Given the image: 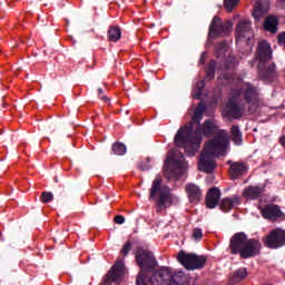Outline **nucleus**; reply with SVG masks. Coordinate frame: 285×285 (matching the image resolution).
I'll return each mask as SVG.
<instances>
[{
    "instance_id": "35",
    "label": "nucleus",
    "mask_w": 285,
    "mask_h": 285,
    "mask_svg": "<svg viewBox=\"0 0 285 285\" xmlns=\"http://www.w3.org/2000/svg\"><path fill=\"white\" fill-rule=\"evenodd\" d=\"M98 92H99V95H101V94L104 92V90H101V89H98Z\"/></svg>"
},
{
    "instance_id": "16",
    "label": "nucleus",
    "mask_w": 285,
    "mask_h": 285,
    "mask_svg": "<svg viewBox=\"0 0 285 285\" xmlns=\"http://www.w3.org/2000/svg\"><path fill=\"white\" fill-rule=\"evenodd\" d=\"M220 191L217 188H212L208 190L207 196H206V204L208 208H215L217 204H219V197H220Z\"/></svg>"
},
{
    "instance_id": "30",
    "label": "nucleus",
    "mask_w": 285,
    "mask_h": 285,
    "mask_svg": "<svg viewBox=\"0 0 285 285\" xmlns=\"http://www.w3.org/2000/svg\"><path fill=\"white\" fill-rule=\"evenodd\" d=\"M115 224H124L126 222V218L121 215H118L114 218Z\"/></svg>"
},
{
    "instance_id": "22",
    "label": "nucleus",
    "mask_w": 285,
    "mask_h": 285,
    "mask_svg": "<svg viewBox=\"0 0 285 285\" xmlns=\"http://www.w3.org/2000/svg\"><path fill=\"white\" fill-rule=\"evenodd\" d=\"M266 12H268V8L263 7L262 4L258 3L254 9L253 17L256 18L257 21H259V19H262V17L266 14Z\"/></svg>"
},
{
    "instance_id": "2",
    "label": "nucleus",
    "mask_w": 285,
    "mask_h": 285,
    "mask_svg": "<svg viewBox=\"0 0 285 285\" xmlns=\"http://www.w3.org/2000/svg\"><path fill=\"white\" fill-rule=\"evenodd\" d=\"M136 263L140 267V273L137 277V285H175L177 284V278L175 274L168 267H163L154 274V278H150L146 271H150L157 266V259L153 252L138 248L135 254Z\"/></svg>"
},
{
    "instance_id": "27",
    "label": "nucleus",
    "mask_w": 285,
    "mask_h": 285,
    "mask_svg": "<svg viewBox=\"0 0 285 285\" xmlns=\"http://www.w3.org/2000/svg\"><path fill=\"white\" fill-rule=\"evenodd\" d=\"M237 3H239V0H225V8L228 12H232Z\"/></svg>"
},
{
    "instance_id": "6",
    "label": "nucleus",
    "mask_w": 285,
    "mask_h": 285,
    "mask_svg": "<svg viewBox=\"0 0 285 285\" xmlns=\"http://www.w3.org/2000/svg\"><path fill=\"white\" fill-rule=\"evenodd\" d=\"M272 52L273 51L271 50V45L268 42L263 40L258 43L256 61H258V70L261 77H271V75L275 72V67L272 66L266 68V62L273 59Z\"/></svg>"
},
{
    "instance_id": "14",
    "label": "nucleus",
    "mask_w": 285,
    "mask_h": 285,
    "mask_svg": "<svg viewBox=\"0 0 285 285\" xmlns=\"http://www.w3.org/2000/svg\"><path fill=\"white\" fill-rule=\"evenodd\" d=\"M248 38L250 39V21L243 20L238 23L236 28V39L239 41V39Z\"/></svg>"
},
{
    "instance_id": "11",
    "label": "nucleus",
    "mask_w": 285,
    "mask_h": 285,
    "mask_svg": "<svg viewBox=\"0 0 285 285\" xmlns=\"http://www.w3.org/2000/svg\"><path fill=\"white\" fill-rule=\"evenodd\" d=\"M125 267L124 259H118L115 265L111 267V271L108 272L106 282L107 284H112V282H119L124 277Z\"/></svg>"
},
{
    "instance_id": "21",
    "label": "nucleus",
    "mask_w": 285,
    "mask_h": 285,
    "mask_svg": "<svg viewBox=\"0 0 285 285\" xmlns=\"http://www.w3.org/2000/svg\"><path fill=\"white\" fill-rule=\"evenodd\" d=\"M109 41H119L121 39V29L118 27H111L108 31Z\"/></svg>"
},
{
    "instance_id": "13",
    "label": "nucleus",
    "mask_w": 285,
    "mask_h": 285,
    "mask_svg": "<svg viewBox=\"0 0 285 285\" xmlns=\"http://www.w3.org/2000/svg\"><path fill=\"white\" fill-rule=\"evenodd\" d=\"M261 213L264 219H271L272 222H275V219L282 217V210H279L277 205H268L263 208Z\"/></svg>"
},
{
    "instance_id": "33",
    "label": "nucleus",
    "mask_w": 285,
    "mask_h": 285,
    "mask_svg": "<svg viewBox=\"0 0 285 285\" xmlns=\"http://www.w3.org/2000/svg\"><path fill=\"white\" fill-rule=\"evenodd\" d=\"M101 99H102V101H106V102L110 101V99H108V97H106V96L101 97Z\"/></svg>"
},
{
    "instance_id": "24",
    "label": "nucleus",
    "mask_w": 285,
    "mask_h": 285,
    "mask_svg": "<svg viewBox=\"0 0 285 285\" xmlns=\"http://www.w3.org/2000/svg\"><path fill=\"white\" fill-rule=\"evenodd\" d=\"M112 153L115 155H126V145H124L121 142L114 144Z\"/></svg>"
},
{
    "instance_id": "31",
    "label": "nucleus",
    "mask_w": 285,
    "mask_h": 285,
    "mask_svg": "<svg viewBox=\"0 0 285 285\" xmlns=\"http://www.w3.org/2000/svg\"><path fill=\"white\" fill-rule=\"evenodd\" d=\"M226 50H228V46L224 45L223 48L218 50V52L222 55V52H226Z\"/></svg>"
},
{
    "instance_id": "26",
    "label": "nucleus",
    "mask_w": 285,
    "mask_h": 285,
    "mask_svg": "<svg viewBox=\"0 0 285 285\" xmlns=\"http://www.w3.org/2000/svg\"><path fill=\"white\" fill-rule=\"evenodd\" d=\"M204 117V111L200 108H197L193 116V124H199Z\"/></svg>"
},
{
    "instance_id": "17",
    "label": "nucleus",
    "mask_w": 285,
    "mask_h": 285,
    "mask_svg": "<svg viewBox=\"0 0 285 285\" xmlns=\"http://www.w3.org/2000/svg\"><path fill=\"white\" fill-rule=\"evenodd\" d=\"M247 170L246 165L244 163H233L229 168V177L233 179H237L242 177Z\"/></svg>"
},
{
    "instance_id": "34",
    "label": "nucleus",
    "mask_w": 285,
    "mask_h": 285,
    "mask_svg": "<svg viewBox=\"0 0 285 285\" xmlns=\"http://www.w3.org/2000/svg\"><path fill=\"white\" fill-rule=\"evenodd\" d=\"M279 3H282L283 8H285V0H279Z\"/></svg>"
},
{
    "instance_id": "10",
    "label": "nucleus",
    "mask_w": 285,
    "mask_h": 285,
    "mask_svg": "<svg viewBox=\"0 0 285 285\" xmlns=\"http://www.w3.org/2000/svg\"><path fill=\"white\" fill-rule=\"evenodd\" d=\"M263 242L267 248H282V246H285V229L275 228L271 230L269 234L265 236Z\"/></svg>"
},
{
    "instance_id": "28",
    "label": "nucleus",
    "mask_w": 285,
    "mask_h": 285,
    "mask_svg": "<svg viewBox=\"0 0 285 285\" xmlns=\"http://www.w3.org/2000/svg\"><path fill=\"white\" fill-rule=\"evenodd\" d=\"M191 237H193V239H195L196 242H199V239H202V237H204V233L202 232V229L195 228V229L193 230Z\"/></svg>"
},
{
    "instance_id": "15",
    "label": "nucleus",
    "mask_w": 285,
    "mask_h": 285,
    "mask_svg": "<svg viewBox=\"0 0 285 285\" xmlns=\"http://www.w3.org/2000/svg\"><path fill=\"white\" fill-rule=\"evenodd\" d=\"M239 204H242V198H239L238 196H234L232 198H224L220 202V210H223V213H228L229 210H233V208H235L236 206H239Z\"/></svg>"
},
{
    "instance_id": "3",
    "label": "nucleus",
    "mask_w": 285,
    "mask_h": 285,
    "mask_svg": "<svg viewBox=\"0 0 285 285\" xmlns=\"http://www.w3.org/2000/svg\"><path fill=\"white\" fill-rule=\"evenodd\" d=\"M242 99H245L246 104L253 106L254 109L249 108L250 112L257 110V106H259V100L257 99V89L246 83L240 91L235 90L232 92V98L227 104L229 115L234 119H239L240 117H244V112H246V107L242 102Z\"/></svg>"
},
{
    "instance_id": "18",
    "label": "nucleus",
    "mask_w": 285,
    "mask_h": 285,
    "mask_svg": "<svg viewBox=\"0 0 285 285\" xmlns=\"http://www.w3.org/2000/svg\"><path fill=\"white\" fill-rule=\"evenodd\" d=\"M263 193L264 189L262 187L249 186L243 191V197H245V199H257Z\"/></svg>"
},
{
    "instance_id": "9",
    "label": "nucleus",
    "mask_w": 285,
    "mask_h": 285,
    "mask_svg": "<svg viewBox=\"0 0 285 285\" xmlns=\"http://www.w3.org/2000/svg\"><path fill=\"white\" fill-rule=\"evenodd\" d=\"M230 30H233V22L229 20L224 22L219 17H214L209 26L212 37H226V35H230Z\"/></svg>"
},
{
    "instance_id": "4",
    "label": "nucleus",
    "mask_w": 285,
    "mask_h": 285,
    "mask_svg": "<svg viewBox=\"0 0 285 285\" xmlns=\"http://www.w3.org/2000/svg\"><path fill=\"white\" fill-rule=\"evenodd\" d=\"M229 248L232 255L239 253L243 259H248L259 253L261 245L255 239H248L244 233H238L232 237Z\"/></svg>"
},
{
    "instance_id": "7",
    "label": "nucleus",
    "mask_w": 285,
    "mask_h": 285,
    "mask_svg": "<svg viewBox=\"0 0 285 285\" xmlns=\"http://www.w3.org/2000/svg\"><path fill=\"white\" fill-rule=\"evenodd\" d=\"M156 197H159L156 202L157 208H164L166 204H173V195H170V188L166 186L161 187V176H157L155 178L150 188L149 198L156 199Z\"/></svg>"
},
{
    "instance_id": "32",
    "label": "nucleus",
    "mask_w": 285,
    "mask_h": 285,
    "mask_svg": "<svg viewBox=\"0 0 285 285\" xmlns=\"http://www.w3.org/2000/svg\"><path fill=\"white\" fill-rule=\"evenodd\" d=\"M207 77H209L210 79H214L215 78V71H209L207 73Z\"/></svg>"
},
{
    "instance_id": "5",
    "label": "nucleus",
    "mask_w": 285,
    "mask_h": 285,
    "mask_svg": "<svg viewBox=\"0 0 285 285\" xmlns=\"http://www.w3.org/2000/svg\"><path fill=\"white\" fill-rule=\"evenodd\" d=\"M187 164L184 161V155L177 150H170L167 154L164 166V175L167 179H177V173H186Z\"/></svg>"
},
{
    "instance_id": "1",
    "label": "nucleus",
    "mask_w": 285,
    "mask_h": 285,
    "mask_svg": "<svg viewBox=\"0 0 285 285\" xmlns=\"http://www.w3.org/2000/svg\"><path fill=\"white\" fill-rule=\"evenodd\" d=\"M202 135L209 137V135H216V137L205 144L203 153L198 161V168L203 173H213L215 167V157H222L226 155L228 146V134L226 130H219L217 124L207 120L203 127H198L195 132L191 130V125H187L180 128L175 138L174 144L178 148H185L187 155H195L199 150L202 144Z\"/></svg>"
},
{
    "instance_id": "23",
    "label": "nucleus",
    "mask_w": 285,
    "mask_h": 285,
    "mask_svg": "<svg viewBox=\"0 0 285 285\" xmlns=\"http://www.w3.org/2000/svg\"><path fill=\"white\" fill-rule=\"evenodd\" d=\"M248 274L246 273V269H238L236 271L233 276H232V281L235 282V284H237L238 282H242L243 279H246V276Z\"/></svg>"
},
{
    "instance_id": "8",
    "label": "nucleus",
    "mask_w": 285,
    "mask_h": 285,
    "mask_svg": "<svg viewBox=\"0 0 285 285\" xmlns=\"http://www.w3.org/2000/svg\"><path fill=\"white\" fill-rule=\"evenodd\" d=\"M177 259L184 268L187 271H197L202 268L203 266H206V257L199 256L197 254L193 253H186L184 250H180L177 255Z\"/></svg>"
},
{
    "instance_id": "19",
    "label": "nucleus",
    "mask_w": 285,
    "mask_h": 285,
    "mask_svg": "<svg viewBox=\"0 0 285 285\" xmlns=\"http://www.w3.org/2000/svg\"><path fill=\"white\" fill-rule=\"evenodd\" d=\"M230 135L232 141H234L236 146H242V131L237 125L232 126Z\"/></svg>"
},
{
    "instance_id": "12",
    "label": "nucleus",
    "mask_w": 285,
    "mask_h": 285,
    "mask_svg": "<svg viewBox=\"0 0 285 285\" xmlns=\"http://www.w3.org/2000/svg\"><path fill=\"white\" fill-rule=\"evenodd\" d=\"M186 195L191 204H197L202 200V189L195 184H187L185 186Z\"/></svg>"
},
{
    "instance_id": "20",
    "label": "nucleus",
    "mask_w": 285,
    "mask_h": 285,
    "mask_svg": "<svg viewBox=\"0 0 285 285\" xmlns=\"http://www.w3.org/2000/svg\"><path fill=\"white\" fill-rule=\"evenodd\" d=\"M265 30L275 35L277 32V20L275 17H268L264 23Z\"/></svg>"
},
{
    "instance_id": "29",
    "label": "nucleus",
    "mask_w": 285,
    "mask_h": 285,
    "mask_svg": "<svg viewBox=\"0 0 285 285\" xmlns=\"http://www.w3.org/2000/svg\"><path fill=\"white\" fill-rule=\"evenodd\" d=\"M130 248H131L130 243H126L121 249V255H124V257H126V255H128V253H130Z\"/></svg>"
},
{
    "instance_id": "25",
    "label": "nucleus",
    "mask_w": 285,
    "mask_h": 285,
    "mask_svg": "<svg viewBox=\"0 0 285 285\" xmlns=\"http://www.w3.org/2000/svg\"><path fill=\"white\" fill-rule=\"evenodd\" d=\"M40 199L42 204H48V202H52V199H55V196L50 191H42Z\"/></svg>"
}]
</instances>
